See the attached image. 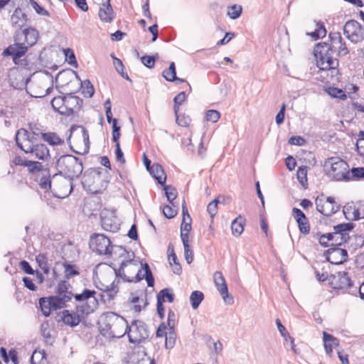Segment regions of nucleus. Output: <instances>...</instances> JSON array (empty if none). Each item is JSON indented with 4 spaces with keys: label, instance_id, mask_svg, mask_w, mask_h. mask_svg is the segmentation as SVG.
Listing matches in <instances>:
<instances>
[{
    "label": "nucleus",
    "instance_id": "obj_33",
    "mask_svg": "<svg viewBox=\"0 0 364 364\" xmlns=\"http://www.w3.org/2000/svg\"><path fill=\"white\" fill-rule=\"evenodd\" d=\"M245 218L241 215L236 218L231 223L232 232L235 236H239L244 230Z\"/></svg>",
    "mask_w": 364,
    "mask_h": 364
},
{
    "label": "nucleus",
    "instance_id": "obj_49",
    "mask_svg": "<svg viewBox=\"0 0 364 364\" xmlns=\"http://www.w3.org/2000/svg\"><path fill=\"white\" fill-rule=\"evenodd\" d=\"M82 93L85 97H91L95 92L94 87L89 80H85L82 83Z\"/></svg>",
    "mask_w": 364,
    "mask_h": 364
},
{
    "label": "nucleus",
    "instance_id": "obj_58",
    "mask_svg": "<svg viewBox=\"0 0 364 364\" xmlns=\"http://www.w3.org/2000/svg\"><path fill=\"white\" fill-rule=\"evenodd\" d=\"M141 61L143 65L148 68H153L155 65L156 58L150 55H144L141 58Z\"/></svg>",
    "mask_w": 364,
    "mask_h": 364
},
{
    "label": "nucleus",
    "instance_id": "obj_53",
    "mask_svg": "<svg viewBox=\"0 0 364 364\" xmlns=\"http://www.w3.org/2000/svg\"><path fill=\"white\" fill-rule=\"evenodd\" d=\"M165 194L168 200L172 203L177 196V191L175 188L167 186L164 187Z\"/></svg>",
    "mask_w": 364,
    "mask_h": 364
},
{
    "label": "nucleus",
    "instance_id": "obj_35",
    "mask_svg": "<svg viewBox=\"0 0 364 364\" xmlns=\"http://www.w3.org/2000/svg\"><path fill=\"white\" fill-rule=\"evenodd\" d=\"M157 301L164 303L167 300L169 303H172L174 301V294L171 289L165 288L159 291L157 294Z\"/></svg>",
    "mask_w": 364,
    "mask_h": 364
},
{
    "label": "nucleus",
    "instance_id": "obj_36",
    "mask_svg": "<svg viewBox=\"0 0 364 364\" xmlns=\"http://www.w3.org/2000/svg\"><path fill=\"white\" fill-rule=\"evenodd\" d=\"M39 305L43 314L46 317L50 316L51 311H53V304L51 300H50V296L47 298H41L39 299Z\"/></svg>",
    "mask_w": 364,
    "mask_h": 364
},
{
    "label": "nucleus",
    "instance_id": "obj_59",
    "mask_svg": "<svg viewBox=\"0 0 364 364\" xmlns=\"http://www.w3.org/2000/svg\"><path fill=\"white\" fill-rule=\"evenodd\" d=\"M351 179L353 178H364V168H353L350 171Z\"/></svg>",
    "mask_w": 364,
    "mask_h": 364
},
{
    "label": "nucleus",
    "instance_id": "obj_60",
    "mask_svg": "<svg viewBox=\"0 0 364 364\" xmlns=\"http://www.w3.org/2000/svg\"><path fill=\"white\" fill-rule=\"evenodd\" d=\"M191 230V218L190 215H188V219L186 218H183V221L181 225V232H189Z\"/></svg>",
    "mask_w": 364,
    "mask_h": 364
},
{
    "label": "nucleus",
    "instance_id": "obj_51",
    "mask_svg": "<svg viewBox=\"0 0 364 364\" xmlns=\"http://www.w3.org/2000/svg\"><path fill=\"white\" fill-rule=\"evenodd\" d=\"M220 203L219 198L211 201L207 206V211L210 218H213L218 213V204Z\"/></svg>",
    "mask_w": 364,
    "mask_h": 364
},
{
    "label": "nucleus",
    "instance_id": "obj_44",
    "mask_svg": "<svg viewBox=\"0 0 364 364\" xmlns=\"http://www.w3.org/2000/svg\"><path fill=\"white\" fill-rule=\"evenodd\" d=\"M41 335L45 338L46 342L52 343L53 339L51 337L50 329L48 322L43 323L41 326Z\"/></svg>",
    "mask_w": 364,
    "mask_h": 364
},
{
    "label": "nucleus",
    "instance_id": "obj_15",
    "mask_svg": "<svg viewBox=\"0 0 364 364\" xmlns=\"http://www.w3.org/2000/svg\"><path fill=\"white\" fill-rule=\"evenodd\" d=\"M348 253L346 250L341 247H332L327 250L326 259L331 264H340L347 259Z\"/></svg>",
    "mask_w": 364,
    "mask_h": 364
},
{
    "label": "nucleus",
    "instance_id": "obj_46",
    "mask_svg": "<svg viewBox=\"0 0 364 364\" xmlns=\"http://www.w3.org/2000/svg\"><path fill=\"white\" fill-rule=\"evenodd\" d=\"M326 92L332 97L344 100L346 98V95L341 89H338L334 87H329L326 89Z\"/></svg>",
    "mask_w": 364,
    "mask_h": 364
},
{
    "label": "nucleus",
    "instance_id": "obj_31",
    "mask_svg": "<svg viewBox=\"0 0 364 364\" xmlns=\"http://www.w3.org/2000/svg\"><path fill=\"white\" fill-rule=\"evenodd\" d=\"M63 270L64 273H79L75 266L66 262H56L53 269V273H57L58 271Z\"/></svg>",
    "mask_w": 364,
    "mask_h": 364
},
{
    "label": "nucleus",
    "instance_id": "obj_27",
    "mask_svg": "<svg viewBox=\"0 0 364 364\" xmlns=\"http://www.w3.org/2000/svg\"><path fill=\"white\" fill-rule=\"evenodd\" d=\"M357 206L355 203H350L346 204L343 207V214L346 218L348 220H359V213L358 212Z\"/></svg>",
    "mask_w": 364,
    "mask_h": 364
},
{
    "label": "nucleus",
    "instance_id": "obj_3",
    "mask_svg": "<svg viewBox=\"0 0 364 364\" xmlns=\"http://www.w3.org/2000/svg\"><path fill=\"white\" fill-rule=\"evenodd\" d=\"M38 38V32L31 28L22 31H17L15 35L14 44L9 46L3 52V55L12 57L15 64H19L21 58L25 55L28 48L35 45Z\"/></svg>",
    "mask_w": 364,
    "mask_h": 364
},
{
    "label": "nucleus",
    "instance_id": "obj_40",
    "mask_svg": "<svg viewBox=\"0 0 364 364\" xmlns=\"http://www.w3.org/2000/svg\"><path fill=\"white\" fill-rule=\"evenodd\" d=\"M70 287V285L69 283H68L65 281H61L58 285L57 291H56L57 294H61V296H64V295L69 296L70 300L71 298L73 297V294L69 290Z\"/></svg>",
    "mask_w": 364,
    "mask_h": 364
},
{
    "label": "nucleus",
    "instance_id": "obj_39",
    "mask_svg": "<svg viewBox=\"0 0 364 364\" xmlns=\"http://www.w3.org/2000/svg\"><path fill=\"white\" fill-rule=\"evenodd\" d=\"M36 260L39 267L43 271V273H49L51 263L48 262L45 255L39 254L36 256Z\"/></svg>",
    "mask_w": 364,
    "mask_h": 364
},
{
    "label": "nucleus",
    "instance_id": "obj_61",
    "mask_svg": "<svg viewBox=\"0 0 364 364\" xmlns=\"http://www.w3.org/2000/svg\"><path fill=\"white\" fill-rule=\"evenodd\" d=\"M276 324L277 326V328H278V330H279V333L284 338L285 341H287V338L289 337H290L291 336L287 332V331L286 330L285 327L282 325V323H281V321H280V320L279 318H277L276 320Z\"/></svg>",
    "mask_w": 364,
    "mask_h": 364
},
{
    "label": "nucleus",
    "instance_id": "obj_7",
    "mask_svg": "<svg viewBox=\"0 0 364 364\" xmlns=\"http://www.w3.org/2000/svg\"><path fill=\"white\" fill-rule=\"evenodd\" d=\"M52 193L58 198L68 196L73 191L72 180L55 173L53 176Z\"/></svg>",
    "mask_w": 364,
    "mask_h": 364
},
{
    "label": "nucleus",
    "instance_id": "obj_63",
    "mask_svg": "<svg viewBox=\"0 0 364 364\" xmlns=\"http://www.w3.org/2000/svg\"><path fill=\"white\" fill-rule=\"evenodd\" d=\"M285 109L286 105L283 104L275 117V121L277 124H281L284 122Z\"/></svg>",
    "mask_w": 364,
    "mask_h": 364
},
{
    "label": "nucleus",
    "instance_id": "obj_12",
    "mask_svg": "<svg viewBox=\"0 0 364 364\" xmlns=\"http://www.w3.org/2000/svg\"><path fill=\"white\" fill-rule=\"evenodd\" d=\"M354 225L353 223H341L334 226L335 232L333 233H328L326 236L323 235L322 237H326L328 240H341V242L338 243V245H341V243L346 242L349 237L348 235L347 231H349L353 228Z\"/></svg>",
    "mask_w": 364,
    "mask_h": 364
},
{
    "label": "nucleus",
    "instance_id": "obj_18",
    "mask_svg": "<svg viewBox=\"0 0 364 364\" xmlns=\"http://www.w3.org/2000/svg\"><path fill=\"white\" fill-rule=\"evenodd\" d=\"M352 285L348 274H330L329 286L334 289H343Z\"/></svg>",
    "mask_w": 364,
    "mask_h": 364
},
{
    "label": "nucleus",
    "instance_id": "obj_4",
    "mask_svg": "<svg viewBox=\"0 0 364 364\" xmlns=\"http://www.w3.org/2000/svg\"><path fill=\"white\" fill-rule=\"evenodd\" d=\"M100 330L104 336L121 338L127 333V321L113 312L102 315L99 321Z\"/></svg>",
    "mask_w": 364,
    "mask_h": 364
},
{
    "label": "nucleus",
    "instance_id": "obj_47",
    "mask_svg": "<svg viewBox=\"0 0 364 364\" xmlns=\"http://www.w3.org/2000/svg\"><path fill=\"white\" fill-rule=\"evenodd\" d=\"M23 166L27 167L30 172L39 171L40 173L43 170L42 164L38 161H33L28 160L23 164Z\"/></svg>",
    "mask_w": 364,
    "mask_h": 364
},
{
    "label": "nucleus",
    "instance_id": "obj_24",
    "mask_svg": "<svg viewBox=\"0 0 364 364\" xmlns=\"http://www.w3.org/2000/svg\"><path fill=\"white\" fill-rule=\"evenodd\" d=\"M39 186L45 191L51 190L53 176L50 178L48 169H43L39 175Z\"/></svg>",
    "mask_w": 364,
    "mask_h": 364
},
{
    "label": "nucleus",
    "instance_id": "obj_57",
    "mask_svg": "<svg viewBox=\"0 0 364 364\" xmlns=\"http://www.w3.org/2000/svg\"><path fill=\"white\" fill-rule=\"evenodd\" d=\"M356 148L358 154L364 156V132H360L359 138L356 142Z\"/></svg>",
    "mask_w": 364,
    "mask_h": 364
},
{
    "label": "nucleus",
    "instance_id": "obj_8",
    "mask_svg": "<svg viewBox=\"0 0 364 364\" xmlns=\"http://www.w3.org/2000/svg\"><path fill=\"white\" fill-rule=\"evenodd\" d=\"M126 330H127L129 341L132 343H140L149 337L146 326L141 321H133L130 325L127 324Z\"/></svg>",
    "mask_w": 364,
    "mask_h": 364
},
{
    "label": "nucleus",
    "instance_id": "obj_42",
    "mask_svg": "<svg viewBox=\"0 0 364 364\" xmlns=\"http://www.w3.org/2000/svg\"><path fill=\"white\" fill-rule=\"evenodd\" d=\"M64 102L65 96L55 97L52 100L51 105L55 111L59 112L60 114H63V111H64Z\"/></svg>",
    "mask_w": 364,
    "mask_h": 364
},
{
    "label": "nucleus",
    "instance_id": "obj_37",
    "mask_svg": "<svg viewBox=\"0 0 364 364\" xmlns=\"http://www.w3.org/2000/svg\"><path fill=\"white\" fill-rule=\"evenodd\" d=\"M31 364H48L44 350H36L31 357Z\"/></svg>",
    "mask_w": 364,
    "mask_h": 364
},
{
    "label": "nucleus",
    "instance_id": "obj_28",
    "mask_svg": "<svg viewBox=\"0 0 364 364\" xmlns=\"http://www.w3.org/2000/svg\"><path fill=\"white\" fill-rule=\"evenodd\" d=\"M95 291L94 290L84 289L80 294H76L74 297L77 301H85L92 300L93 306H95L97 304V300L95 297Z\"/></svg>",
    "mask_w": 364,
    "mask_h": 364
},
{
    "label": "nucleus",
    "instance_id": "obj_50",
    "mask_svg": "<svg viewBox=\"0 0 364 364\" xmlns=\"http://www.w3.org/2000/svg\"><path fill=\"white\" fill-rule=\"evenodd\" d=\"M220 117V114L215 109H210L206 112L205 119L207 122H217Z\"/></svg>",
    "mask_w": 364,
    "mask_h": 364
},
{
    "label": "nucleus",
    "instance_id": "obj_32",
    "mask_svg": "<svg viewBox=\"0 0 364 364\" xmlns=\"http://www.w3.org/2000/svg\"><path fill=\"white\" fill-rule=\"evenodd\" d=\"M41 137L43 139L48 143L50 145H61L64 143V140L62 139L58 134L53 132L41 133Z\"/></svg>",
    "mask_w": 364,
    "mask_h": 364
},
{
    "label": "nucleus",
    "instance_id": "obj_9",
    "mask_svg": "<svg viewBox=\"0 0 364 364\" xmlns=\"http://www.w3.org/2000/svg\"><path fill=\"white\" fill-rule=\"evenodd\" d=\"M343 34L353 43H358L364 39V31L360 24L355 20H350L345 23Z\"/></svg>",
    "mask_w": 364,
    "mask_h": 364
},
{
    "label": "nucleus",
    "instance_id": "obj_54",
    "mask_svg": "<svg viewBox=\"0 0 364 364\" xmlns=\"http://www.w3.org/2000/svg\"><path fill=\"white\" fill-rule=\"evenodd\" d=\"M186 100V93L184 92H181L178 93L173 99L174 101V112L177 114L179 110V106L184 102Z\"/></svg>",
    "mask_w": 364,
    "mask_h": 364
},
{
    "label": "nucleus",
    "instance_id": "obj_56",
    "mask_svg": "<svg viewBox=\"0 0 364 364\" xmlns=\"http://www.w3.org/2000/svg\"><path fill=\"white\" fill-rule=\"evenodd\" d=\"M176 114V121L178 125L181 127H188L191 122V119L188 116H186L185 114L179 115L178 113Z\"/></svg>",
    "mask_w": 364,
    "mask_h": 364
},
{
    "label": "nucleus",
    "instance_id": "obj_55",
    "mask_svg": "<svg viewBox=\"0 0 364 364\" xmlns=\"http://www.w3.org/2000/svg\"><path fill=\"white\" fill-rule=\"evenodd\" d=\"M178 213L177 208L175 206L166 205L163 209L164 216L168 219L174 218Z\"/></svg>",
    "mask_w": 364,
    "mask_h": 364
},
{
    "label": "nucleus",
    "instance_id": "obj_21",
    "mask_svg": "<svg viewBox=\"0 0 364 364\" xmlns=\"http://www.w3.org/2000/svg\"><path fill=\"white\" fill-rule=\"evenodd\" d=\"M62 320L65 324L74 327L80 323L81 316L77 313H70L68 310H64Z\"/></svg>",
    "mask_w": 364,
    "mask_h": 364
},
{
    "label": "nucleus",
    "instance_id": "obj_1",
    "mask_svg": "<svg viewBox=\"0 0 364 364\" xmlns=\"http://www.w3.org/2000/svg\"><path fill=\"white\" fill-rule=\"evenodd\" d=\"M90 247L92 251L99 255L110 256L113 262L112 267L114 273H120L124 270L127 264H136L133 261L134 253L132 251H128L122 246L112 245L109 239L103 234H95L90 237ZM110 266L106 263H101L96 266V271L101 269L107 271Z\"/></svg>",
    "mask_w": 364,
    "mask_h": 364
},
{
    "label": "nucleus",
    "instance_id": "obj_16",
    "mask_svg": "<svg viewBox=\"0 0 364 364\" xmlns=\"http://www.w3.org/2000/svg\"><path fill=\"white\" fill-rule=\"evenodd\" d=\"M82 100L75 95H68L65 96L64 111L63 115H72L80 109Z\"/></svg>",
    "mask_w": 364,
    "mask_h": 364
},
{
    "label": "nucleus",
    "instance_id": "obj_5",
    "mask_svg": "<svg viewBox=\"0 0 364 364\" xmlns=\"http://www.w3.org/2000/svg\"><path fill=\"white\" fill-rule=\"evenodd\" d=\"M58 174L72 180L80 176L82 172V161L77 157L66 154L61 156L56 162Z\"/></svg>",
    "mask_w": 364,
    "mask_h": 364
},
{
    "label": "nucleus",
    "instance_id": "obj_14",
    "mask_svg": "<svg viewBox=\"0 0 364 364\" xmlns=\"http://www.w3.org/2000/svg\"><path fill=\"white\" fill-rule=\"evenodd\" d=\"M115 275H116L115 279L114 281H112L110 284H105V283H102L101 281H99V282L95 281L96 287L106 294L108 301L112 300L119 291V288L117 287V284H116V280L118 277H119L120 278H122L124 280H127L129 282L131 281L126 278L127 274H115Z\"/></svg>",
    "mask_w": 364,
    "mask_h": 364
},
{
    "label": "nucleus",
    "instance_id": "obj_30",
    "mask_svg": "<svg viewBox=\"0 0 364 364\" xmlns=\"http://www.w3.org/2000/svg\"><path fill=\"white\" fill-rule=\"evenodd\" d=\"M50 300H51L53 311H56L64 308L66 302L70 301V297L69 296L64 295V296H63L61 294H57L50 296Z\"/></svg>",
    "mask_w": 364,
    "mask_h": 364
},
{
    "label": "nucleus",
    "instance_id": "obj_48",
    "mask_svg": "<svg viewBox=\"0 0 364 364\" xmlns=\"http://www.w3.org/2000/svg\"><path fill=\"white\" fill-rule=\"evenodd\" d=\"M316 26L317 28L315 31L312 32L309 35L316 39L324 37L326 34V30L323 23L318 22L316 23Z\"/></svg>",
    "mask_w": 364,
    "mask_h": 364
},
{
    "label": "nucleus",
    "instance_id": "obj_11",
    "mask_svg": "<svg viewBox=\"0 0 364 364\" xmlns=\"http://www.w3.org/2000/svg\"><path fill=\"white\" fill-rule=\"evenodd\" d=\"M100 219L104 230L115 232L119 229V220L113 210H103L100 214Z\"/></svg>",
    "mask_w": 364,
    "mask_h": 364
},
{
    "label": "nucleus",
    "instance_id": "obj_29",
    "mask_svg": "<svg viewBox=\"0 0 364 364\" xmlns=\"http://www.w3.org/2000/svg\"><path fill=\"white\" fill-rule=\"evenodd\" d=\"M164 77L169 82L176 81L177 82H183L185 80L176 77V66L173 62L171 63L168 69L163 72Z\"/></svg>",
    "mask_w": 364,
    "mask_h": 364
},
{
    "label": "nucleus",
    "instance_id": "obj_23",
    "mask_svg": "<svg viewBox=\"0 0 364 364\" xmlns=\"http://www.w3.org/2000/svg\"><path fill=\"white\" fill-rule=\"evenodd\" d=\"M323 340L324 342V348L327 354L330 355L333 351V348L339 345V341L333 336L323 331Z\"/></svg>",
    "mask_w": 364,
    "mask_h": 364
},
{
    "label": "nucleus",
    "instance_id": "obj_34",
    "mask_svg": "<svg viewBox=\"0 0 364 364\" xmlns=\"http://www.w3.org/2000/svg\"><path fill=\"white\" fill-rule=\"evenodd\" d=\"M168 262L170 265L172 267L173 273H178L181 270V267L180 264L177 262V257L173 251V247L172 245H169L168 247Z\"/></svg>",
    "mask_w": 364,
    "mask_h": 364
},
{
    "label": "nucleus",
    "instance_id": "obj_20",
    "mask_svg": "<svg viewBox=\"0 0 364 364\" xmlns=\"http://www.w3.org/2000/svg\"><path fill=\"white\" fill-rule=\"evenodd\" d=\"M27 21V16L20 8L14 10L11 16V23L12 26L16 29H21L24 26Z\"/></svg>",
    "mask_w": 364,
    "mask_h": 364
},
{
    "label": "nucleus",
    "instance_id": "obj_22",
    "mask_svg": "<svg viewBox=\"0 0 364 364\" xmlns=\"http://www.w3.org/2000/svg\"><path fill=\"white\" fill-rule=\"evenodd\" d=\"M100 168H95L89 173H85L82 176V183L84 186L90 187L97 181H100Z\"/></svg>",
    "mask_w": 364,
    "mask_h": 364
},
{
    "label": "nucleus",
    "instance_id": "obj_25",
    "mask_svg": "<svg viewBox=\"0 0 364 364\" xmlns=\"http://www.w3.org/2000/svg\"><path fill=\"white\" fill-rule=\"evenodd\" d=\"M29 154L35 156L38 159L44 160L49 156V150L43 144H35Z\"/></svg>",
    "mask_w": 364,
    "mask_h": 364
},
{
    "label": "nucleus",
    "instance_id": "obj_2",
    "mask_svg": "<svg viewBox=\"0 0 364 364\" xmlns=\"http://www.w3.org/2000/svg\"><path fill=\"white\" fill-rule=\"evenodd\" d=\"M329 38L331 46L326 43H318L314 49L316 65L321 70H335L338 65V60L331 56L330 50L337 52L341 56L346 55L349 52L341 33L331 32L329 33Z\"/></svg>",
    "mask_w": 364,
    "mask_h": 364
},
{
    "label": "nucleus",
    "instance_id": "obj_6",
    "mask_svg": "<svg viewBox=\"0 0 364 364\" xmlns=\"http://www.w3.org/2000/svg\"><path fill=\"white\" fill-rule=\"evenodd\" d=\"M327 174L334 181H350L351 180L348 165L343 159L337 157L328 159L324 164Z\"/></svg>",
    "mask_w": 364,
    "mask_h": 364
},
{
    "label": "nucleus",
    "instance_id": "obj_38",
    "mask_svg": "<svg viewBox=\"0 0 364 364\" xmlns=\"http://www.w3.org/2000/svg\"><path fill=\"white\" fill-rule=\"evenodd\" d=\"M204 299L203 292L200 291H193L190 296V301L193 309L196 310Z\"/></svg>",
    "mask_w": 364,
    "mask_h": 364
},
{
    "label": "nucleus",
    "instance_id": "obj_10",
    "mask_svg": "<svg viewBox=\"0 0 364 364\" xmlns=\"http://www.w3.org/2000/svg\"><path fill=\"white\" fill-rule=\"evenodd\" d=\"M34 134V132L30 134L28 132L24 129H20L16 134L17 146L26 154H29L35 145Z\"/></svg>",
    "mask_w": 364,
    "mask_h": 364
},
{
    "label": "nucleus",
    "instance_id": "obj_41",
    "mask_svg": "<svg viewBox=\"0 0 364 364\" xmlns=\"http://www.w3.org/2000/svg\"><path fill=\"white\" fill-rule=\"evenodd\" d=\"M133 261L135 262L136 264H127L126 267H136L137 273H141V270H144V273H152L150 267L147 263H139L137 260L134 259V257L133 258ZM129 271H135L136 269L133 268H130L128 269Z\"/></svg>",
    "mask_w": 364,
    "mask_h": 364
},
{
    "label": "nucleus",
    "instance_id": "obj_45",
    "mask_svg": "<svg viewBox=\"0 0 364 364\" xmlns=\"http://www.w3.org/2000/svg\"><path fill=\"white\" fill-rule=\"evenodd\" d=\"M297 178L300 184L304 187L307 186V169L306 167H299L296 173Z\"/></svg>",
    "mask_w": 364,
    "mask_h": 364
},
{
    "label": "nucleus",
    "instance_id": "obj_43",
    "mask_svg": "<svg viewBox=\"0 0 364 364\" xmlns=\"http://www.w3.org/2000/svg\"><path fill=\"white\" fill-rule=\"evenodd\" d=\"M242 8L240 5L234 4L228 9V16L231 19L238 18L242 14Z\"/></svg>",
    "mask_w": 364,
    "mask_h": 364
},
{
    "label": "nucleus",
    "instance_id": "obj_62",
    "mask_svg": "<svg viewBox=\"0 0 364 364\" xmlns=\"http://www.w3.org/2000/svg\"><path fill=\"white\" fill-rule=\"evenodd\" d=\"M175 321H176V314L175 313L169 310L168 313V321L167 323L169 327L170 331H173L174 326H175Z\"/></svg>",
    "mask_w": 364,
    "mask_h": 364
},
{
    "label": "nucleus",
    "instance_id": "obj_19",
    "mask_svg": "<svg viewBox=\"0 0 364 364\" xmlns=\"http://www.w3.org/2000/svg\"><path fill=\"white\" fill-rule=\"evenodd\" d=\"M98 16L102 21L110 23L114 18V13L110 4V0L102 3L98 13Z\"/></svg>",
    "mask_w": 364,
    "mask_h": 364
},
{
    "label": "nucleus",
    "instance_id": "obj_26",
    "mask_svg": "<svg viewBox=\"0 0 364 364\" xmlns=\"http://www.w3.org/2000/svg\"><path fill=\"white\" fill-rule=\"evenodd\" d=\"M150 173L154 177V178L161 185H164L166 179V176L164 173L162 166L159 164H154L151 166V168L149 170Z\"/></svg>",
    "mask_w": 364,
    "mask_h": 364
},
{
    "label": "nucleus",
    "instance_id": "obj_17",
    "mask_svg": "<svg viewBox=\"0 0 364 364\" xmlns=\"http://www.w3.org/2000/svg\"><path fill=\"white\" fill-rule=\"evenodd\" d=\"M214 275V282L215 286L224 302L227 304H232L233 303V298L232 296H229L228 285L224 277L223 274Z\"/></svg>",
    "mask_w": 364,
    "mask_h": 364
},
{
    "label": "nucleus",
    "instance_id": "obj_13",
    "mask_svg": "<svg viewBox=\"0 0 364 364\" xmlns=\"http://www.w3.org/2000/svg\"><path fill=\"white\" fill-rule=\"evenodd\" d=\"M316 205L317 210L326 216H331L339 208V206L332 197H327L325 199L317 198L316 199Z\"/></svg>",
    "mask_w": 364,
    "mask_h": 364
},
{
    "label": "nucleus",
    "instance_id": "obj_52",
    "mask_svg": "<svg viewBox=\"0 0 364 364\" xmlns=\"http://www.w3.org/2000/svg\"><path fill=\"white\" fill-rule=\"evenodd\" d=\"M32 8L35 10V11L41 16H49V12L46 10L43 7L40 6L35 0H30L29 1Z\"/></svg>",
    "mask_w": 364,
    "mask_h": 364
},
{
    "label": "nucleus",
    "instance_id": "obj_64",
    "mask_svg": "<svg viewBox=\"0 0 364 364\" xmlns=\"http://www.w3.org/2000/svg\"><path fill=\"white\" fill-rule=\"evenodd\" d=\"M289 144L291 145L303 146L305 144V140L299 136H294L289 138Z\"/></svg>",
    "mask_w": 364,
    "mask_h": 364
}]
</instances>
